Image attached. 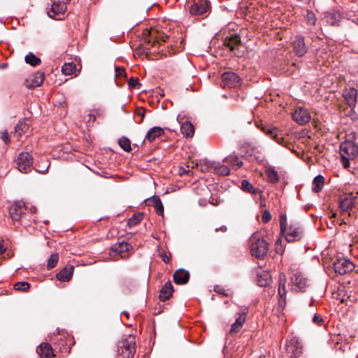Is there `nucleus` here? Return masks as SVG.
<instances>
[{"label":"nucleus","instance_id":"f257e3e1","mask_svg":"<svg viewBox=\"0 0 358 358\" xmlns=\"http://www.w3.org/2000/svg\"><path fill=\"white\" fill-rule=\"evenodd\" d=\"M280 231L284 234L287 242L299 241L304 236L302 226L296 222H291L287 227V216L281 214L280 216Z\"/></svg>","mask_w":358,"mask_h":358},{"label":"nucleus","instance_id":"f03ea898","mask_svg":"<svg viewBox=\"0 0 358 358\" xmlns=\"http://www.w3.org/2000/svg\"><path fill=\"white\" fill-rule=\"evenodd\" d=\"M136 349V338L131 335L119 341L117 344V354L119 358H133Z\"/></svg>","mask_w":358,"mask_h":358},{"label":"nucleus","instance_id":"7ed1b4c3","mask_svg":"<svg viewBox=\"0 0 358 358\" xmlns=\"http://www.w3.org/2000/svg\"><path fill=\"white\" fill-rule=\"evenodd\" d=\"M358 155L357 145L351 141H345L341 143L340 155L344 168L350 166V160L355 159Z\"/></svg>","mask_w":358,"mask_h":358},{"label":"nucleus","instance_id":"20e7f679","mask_svg":"<svg viewBox=\"0 0 358 358\" xmlns=\"http://www.w3.org/2000/svg\"><path fill=\"white\" fill-rule=\"evenodd\" d=\"M250 253L259 259H263L268 253L269 244L258 234H253L250 239Z\"/></svg>","mask_w":358,"mask_h":358},{"label":"nucleus","instance_id":"39448f33","mask_svg":"<svg viewBox=\"0 0 358 358\" xmlns=\"http://www.w3.org/2000/svg\"><path fill=\"white\" fill-rule=\"evenodd\" d=\"M17 169L23 173H30L33 165L32 155L26 152H20L16 159Z\"/></svg>","mask_w":358,"mask_h":358},{"label":"nucleus","instance_id":"423d86ee","mask_svg":"<svg viewBox=\"0 0 358 358\" xmlns=\"http://www.w3.org/2000/svg\"><path fill=\"white\" fill-rule=\"evenodd\" d=\"M261 130L267 136L271 137L277 143L284 147L288 148V143L285 142L282 131L275 127L262 126Z\"/></svg>","mask_w":358,"mask_h":358},{"label":"nucleus","instance_id":"0eeeda50","mask_svg":"<svg viewBox=\"0 0 358 358\" xmlns=\"http://www.w3.org/2000/svg\"><path fill=\"white\" fill-rule=\"evenodd\" d=\"M241 84V79L234 72H224L222 75V85L226 88H236Z\"/></svg>","mask_w":358,"mask_h":358},{"label":"nucleus","instance_id":"6e6552de","mask_svg":"<svg viewBox=\"0 0 358 358\" xmlns=\"http://www.w3.org/2000/svg\"><path fill=\"white\" fill-rule=\"evenodd\" d=\"M292 289L297 292H305L309 286V280L301 272L294 273L291 277Z\"/></svg>","mask_w":358,"mask_h":358},{"label":"nucleus","instance_id":"1a4fd4ad","mask_svg":"<svg viewBox=\"0 0 358 358\" xmlns=\"http://www.w3.org/2000/svg\"><path fill=\"white\" fill-rule=\"evenodd\" d=\"M333 267L336 273L344 275L353 271L355 265L350 259L342 258L335 261Z\"/></svg>","mask_w":358,"mask_h":358},{"label":"nucleus","instance_id":"9d476101","mask_svg":"<svg viewBox=\"0 0 358 358\" xmlns=\"http://www.w3.org/2000/svg\"><path fill=\"white\" fill-rule=\"evenodd\" d=\"M302 345L296 337L292 338L285 344V350L290 357H298L302 352Z\"/></svg>","mask_w":358,"mask_h":358},{"label":"nucleus","instance_id":"9b49d317","mask_svg":"<svg viewBox=\"0 0 358 358\" xmlns=\"http://www.w3.org/2000/svg\"><path fill=\"white\" fill-rule=\"evenodd\" d=\"M241 43V37L237 34H232L229 37H227L224 42V45L229 48L231 51L234 52V55L238 57L243 55V52L236 48V46L239 45Z\"/></svg>","mask_w":358,"mask_h":358},{"label":"nucleus","instance_id":"f8f14e48","mask_svg":"<svg viewBox=\"0 0 358 358\" xmlns=\"http://www.w3.org/2000/svg\"><path fill=\"white\" fill-rule=\"evenodd\" d=\"M44 79V73L38 71L27 78L24 84L26 87L32 89L41 86L43 84Z\"/></svg>","mask_w":358,"mask_h":358},{"label":"nucleus","instance_id":"ddd939ff","mask_svg":"<svg viewBox=\"0 0 358 358\" xmlns=\"http://www.w3.org/2000/svg\"><path fill=\"white\" fill-rule=\"evenodd\" d=\"M293 120L300 125L308 123L310 120V113L307 109L298 107L292 113Z\"/></svg>","mask_w":358,"mask_h":358},{"label":"nucleus","instance_id":"4468645a","mask_svg":"<svg viewBox=\"0 0 358 358\" xmlns=\"http://www.w3.org/2000/svg\"><path fill=\"white\" fill-rule=\"evenodd\" d=\"M72 337L68 334H61L55 341V348H59L62 352L69 353L71 350Z\"/></svg>","mask_w":358,"mask_h":358},{"label":"nucleus","instance_id":"2eb2a0df","mask_svg":"<svg viewBox=\"0 0 358 358\" xmlns=\"http://www.w3.org/2000/svg\"><path fill=\"white\" fill-rule=\"evenodd\" d=\"M293 49L294 53L298 57H303L308 51L304 37L301 35H297L293 42Z\"/></svg>","mask_w":358,"mask_h":358},{"label":"nucleus","instance_id":"dca6fc26","mask_svg":"<svg viewBox=\"0 0 358 358\" xmlns=\"http://www.w3.org/2000/svg\"><path fill=\"white\" fill-rule=\"evenodd\" d=\"M286 278L283 273L279 275V283H278V295L279 301L278 305L281 308H284L286 304Z\"/></svg>","mask_w":358,"mask_h":358},{"label":"nucleus","instance_id":"f3484780","mask_svg":"<svg viewBox=\"0 0 358 358\" xmlns=\"http://www.w3.org/2000/svg\"><path fill=\"white\" fill-rule=\"evenodd\" d=\"M27 209L24 203H15L9 208V214L10 218L13 221L20 220L22 215L24 214V210Z\"/></svg>","mask_w":358,"mask_h":358},{"label":"nucleus","instance_id":"a211bd4d","mask_svg":"<svg viewBox=\"0 0 358 358\" xmlns=\"http://www.w3.org/2000/svg\"><path fill=\"white\" fill-rule=\"evenodd\" d=\"M356 196L352 193L343 195L340 197L339 208L342 211H348L351 209L355 202Z\"/></svg>","mask_w":358,"mask_h":358},{"label":"nucleus","instance_id":"6ab92c4d","mask_svg":"<svg viewBox=\"0 0 358 358\" xmlns=\"http://www.w3.org/2000/svg\"><path fill=\"white\" fill-rule=\"evenodd\" d=\"M189 272L184 268L177 269L173 275V281L177 285H185L189 280Z\"/></svg>","mask_w":358,"mask_h":358},{"label":"nucleus","instance_id":"aec40b11","mask_svg":"<svg viewBox=\"0 0 358 358\" xmlns=\"http://www.w3.org/2000/svg\"><path fill=\"white\" fill-rule=\"evenodd\" d=\"M208 8V5L206 1H198L191 6L189 12L192 15H201L207 11Z\"/></svg>","mask_w":358,"mask_h":358},{"label":"nucleus","instance_id":"412c9836","mask_svg":"<svg viewBox=\"0 0 358 358\" xmlns=\"http://www.w3.org/2000/svg\"><path fill=\"white\" fill-rule=\"evenodd\" d=\"M173 293V286L171 281L166 282L159 291V299L162 301L169 299Z\"/></svg>","mask_w":358,"mask_h":358},{"label":"nucleus","instance_id":"4be33fe9","mask_svg":"<svg viewBox=\"0 0 358 358\" xmlns=\"http://www.w3.org/2000/svg\"><path fill=\"white\" fill-rule=\"evenodd\" d=\"M343 97L350 107L354 108L357 103V90L355 88H349L344 91Z\"/></svg>","mask_w":358,"mask_h":358},{"label":"nucleus","instance_id":"5701e85b","mask_svg":"<svg viewBox=\"0 0 358 358\" xmlns=\"http://www.w3.org/2000/svg\"><path fill=\"white\" fill-rule=\"evenodd\" d=\"M36 351L41 358H52L55 356L52 346L48 343H42Z\"/></svg>","mask_w":358,"mask_h":358},{"label":"nucleus","instance_id":"b1692460","mask_svg":"<svg viewBox=\"0 0 358 358\" xmlns=\"http://www.w3.org/2000/svg\"><path fill=\"white\" fill-rule=\"evenodd\" d=\"M247 313L245 311H242L241 313H238V316L236 317V321L232 324L230 334H236L240 331L241 329L243 324L245 322Z\"/></svg>","mask_w":358,"mask_h":358},{"label":"nucleus","instance_id":"393cba45","mask_svg":"<svg viewBox=\"0 0 358 358\" xmlns=\"http://www.w3.org/2000/svg\"><path fill=\"white\" fill-rule=\"evenodd\" d=\"M73 270L74 267L73 266H66L57 273L56 278L59 281L68 282L72 278Z\"/></svg>","mask_w":358,"mask_h":358},{"label":"nucleus","instance_id":"a878e982","mask_svg":"<svg viewBox=\"0 0 358 358\" xmlns=\"http://www.w3.org/2000/svg\"><path fill=\"white\" fill-rule=\"evenodd\" d=\"M66 10V5L64 2H54L52 4L50 10L48 11V15L50 17H54L56 14L64 13Z\"/></svg>","mask_w":358,"mask_h":358},{"label":"nucleus","instance_id":"bb28decb","mask_svg":"<svg viewBox=\"0 0 358 358\" xmlns=\"http://www.w3.org/2000/svg\"><path fill=\"white\" fill-rule=\"evenodd\" d=\"M148 205H152L155 207L156 213L158 215H163L164 206L160 198L158 196H152L148 199Z\"/></svg>","mask_w":358,"mask_h":358},{"label":"nucleus","instance_id":"cd10ccee","mask_svg":"<svg viewBox=\"0 0 358 358\" xmlns=\"http://www.w3.org/2000/svg\"><path fill=\"white\" fill-rule=\"evenodd\" d=\"M164 134V129L160 127H153L147 133L145 139L149 142L154 141L157 138H159Z\"/></svg>","mask_w":358,"mask_h":358},{"label":"nucleus","instance_id":"c85d7f7f","mask_svg":"<svg viewBox=\"0 0 358 358\" xmlns=\"http://www.w3.org/2000/svg\"><path fill=\"white\" fill-rule=\"evenodd\" d=\"M241 188L243 191L254 195L259 194L262 193L261 189L259 188H255L248 180H243L241 181Z\"/></svg>","mask_w":358,"mask_h":358},{"label":"nucleus","instance_id":"c756f323","mask_svg":"<svg viewBox=\"0 0 358 358\" xmlns=\"http://www.w3.org/2000/svg\"><path fill=\"white\" fill-rule=\"evenodd\" d=\"M180 131L183 136L192 137L194 134V127L189 121H185L181 124Z\"/></svg>","mask_w":358,"mask_h":358},{"label":"nucleus","instance_id":"7c9ffc66","mask_svg":"<svg viewBox=\"0 0 358 358\" xmlns=\"http://www.w3.org/2000/svg\"><path fill=\"white\" fill-rule=\"evenodd\" d=\"M130 248H131V246L124 241L116 243L111 248L113 252L118 254L127 252L130 250Z\"/></svg>","mask_w":358,"mask_h":358},{"label":"nucleus","instance_id":"2f4dec72","mask_svg":"<svg viewBox=\"0 0 358 358\" xmlns=\"http://www.w3.org/2000/svg\"><path fill=\"white\" fill-rule=\"evenodd\" d=\"M324 184V178L322 175H317L315 177L313 181L312 190L315 193L320 192Z\"/></svg>","mask_w":358,"mask_h":358},{"label":"nucleus","instance_id":"473e14b6","mask_svg":"<svg viewBox=\"0 0 358 358\" xmlns=\"http://www.w3.org/2000/svg\"><path fill=\"white\" fill-rule=\"evenodd\" d=\"M29 129V124H27L26 120H20L15 127V135L21 136L22 134L25 133Z\"/></svg>","mask_w":358,"mask_h":358},{"label":"nucleus","instance_id":"72a5a7b5","mask_svg":"<svg viewBox=\"0 0 358 358\" xmlns=\"http://www.w3.org/2000/svg\"><path fill=\"white\" fill-rule=\"evenodd\" d=\"M24 60L27 64L32 66H38L41 63V59L31 52L25 56Z\"/></svg>","mask_w":358,"mask_h":358},{"label":"nucleus","instance_id":"f704fd0d","mask_svg":"<svg viewBox=\"0 0 358 358\" xmlns=\"http://www.w3.org/2000/svg\"><path fill=\"white\" fill-rule=\"evenodd\" d=\"M224 162L232 166H236L237 168H240L243 165V162L239 160L238 157L236 155H230L226 157Z\"/></svg>","mask_w":358,"mask_h":358},{"label":"nucleus","instance_id":"c9c22d12","mask_svg":"<svg viewBox=\"0 0 358 358\" xmlns=\"http://www.w3.org/2000/svg\"><path fill=\"white\" fill-rule=\"evenodd\" d=\"M265 174L268 178V180L271 183H276L279 181V176L278 172L273 169L269 168L266 170Z\"/></svg>","mask_w":358,"mask_h":358},{"label":"nucleus","instance_id":"e433bc0d","mask_svg":"<svg viewBox=\"0 0 358 358\" xmlns=\"http://www.w3.org/2000/svg\"><path fill=\"white\" fill-rule=\"evenodd\" d=\"M142 213H134L127 221V226L131 228L137 225L143 219Z\"/></svg>","mask_w":358,"mask_h":358},{"label":"nucleus","instance_id":"4c0bfd02","mask_svg":"<svg viewBox=\"0 0 358 358\" xmlns=\"http://www.w3.org/2000/svg\"><path fill=\"white\" fill-rule=\"evenodd\" d=\"M76 70V66L75 64L71 63H65L62 68V71L64 75L71 76L73 75Z\"/></svg>","mask_w":358,"mask_h":358},{"label":"nucleus","instance_id":"58836bf2","mask_svg":"<svg viewBox=\"0 0 358 358\" xmlns=\"http://www.w3.org/2000/svg\"><path fill=\"white\" fill-rule=\"evenodd\" d=\"M118 144L126 152H129L131 150V141L127 137L122 136L120 138Z\"/></svg>","mask_w":358,"mask_h":358},{"label":"nucleus","instance_id":"ea45409f","mask_svg":"<svg viewBox=\"0 0 358 358\" xmlns=\"http://www.w3.org/2000/svg\"><path fill=\"white\" fill-rule=\"evenodd\" d=\"M215 172L221 176H226L229 175L230 169L224 164H218L215 166Z\"/></svg>","mask_w":358,"mask_h":358},{"label":"nucleus","instance_id":"a19ab883","mask_svg":"<svg viewBox=\"0 0 358 358\" xmlns=\"http://www.w3.org/2000/svg\"><path fill=\"white\" fill-rule=\"evenodd\" d=\"M59 261V255L58 253H53L50 255L49 259H48L47 268L48 269H52L55 268Z\"/></svg>","mask_w":358,"mask_h":358},{"label":"nucleus","instance_id":"79ce46f5","mask_svg":"<svg viewBox=\"0 0 358 358\" xmlns=\"http://www.w3.org/2000/svg\"><path fill=\"white\" fill-rule=\"evenodd\" d=\"M306 20L307 24L310 25H315L317 21V18L313 12L308 10L306 15Z\"/></svg>","mask_w":358,"mask_h":358},{"label":"nucleus","instance_id":"37998d69","mask_svg":"<svg viewBox=\"0 0 358 358\" xmlns=\"http://www.w3.org/2000/svg\"><path fill=\"white\" fill-rule=\"evenodd\" d=\"M29 287V283L26 281L17 282L14 285L15 289L20 291H27Z\"/></svg>","mask_w":358,"mask_h":358},{"label":"nucleus","instance_id":"c03bdc74","mask_svg":"<svg viewBox=\"0 0 358 358\" xmlns=\"http://www.w3.org/2000/svg\"><path fill=\"white\" fill-rule=\"evenodd\" d=\"M340 15L338 12H333L331 13H329L327 15H326V17L327 18L328 22L331 23V24H335V20L339 17Z\"/></svg>","mask_w":358,"mask_h":358},{"label":"nucleus","instance_id":"a18cd8bd","mask_svg":"<svg viewBox=\"0 0 358 358\" xmlns=\"http://www.w3.org/2000/svg\"><path fill=\"white\" fill-rule=\"evenodd\" d=\"M128 84L130 87L135 88V89H139L141 86V83H139L138 78L131 77L128 80Z\"/></svg>","mask_w":358,"mask_h":358},{"label":"nucleus","instance_id":"49530a36","mask_svg":"<svg viewBox=\"0 0 358 358\" xmlns=\"http://www.w3.org/2000/svg\"><path fill=\"white\" fill-rule=\"evenodd\" d=\"M312 321L314 324L320 326L322 325V324L324 322V320L322 319V317L320 315L316 313L314 315Z\"/></svg>","mask_w":358,"mask_h":358},{"label":"nucleus","instance_id":"de8ad7c7","mask_svg":"<svg viewBox=\"0 0 358 358\" xmlns=\"http://www.w3.org/2000/svg\"><path fill=\"white\" fill-rule=\"evenodd\" d=\"M262 220L264 223H267L271 220V215L268 210H265L263 212Z\"/></svg>","mask_w":358,"mask_h":358},{"label":"nucleus","instance_id":"09e8293b","mask_svg":"<svg viewBox=\"0 0 358 358\" xmlns=\"http://www.w3.org/2000/svg\"><path fill=\"white\" fill-rule=\"evenodd\" d=\"M116 75L123 76L125 75V69L122 67H115Z\"/></svg>","mask_w":358,"mask_h":358},{"label":"nucleus","instance_id":"8fccbe9b","mask_svg":"<svg viewBox=\"0 0 358 358\" xmlns=\"http://www.w3.org/2000/svg\"><path fill=\"white\" fill-rule=\"evenodd\" d=\"M1 139L6 143H8L10 142V138H9V135H8V133L6 131H4L3 133H2V135H1Z\"/></svg>","mask_w":358,"mask_h":358},{"label":"nucleus","instance_id":"3c124183","mask_svg":"<svg viewBox=\"0 0 358 358\" xmlns=\"http://www.w3.org/2000/svg\"><path fill=\"white\" fill-rule=\"evenodd\" d=\"M215 291L216 292H217L218 294H223L224 296H228V294L225 292V290L224 288L222 287H220L219 286H217L215 288Z\"/></svg>","mask_w":358,"mask_h":358},{"label":"nucleus","instance_id":"603ef678","mask_svg":"<svg viewBox=\"0 0 358 358\" xmlns=\"http://www.w3.org/2000/svg\"><path fill=\"white\" fill-rule=\"evenodd\" d=\"M160 257H162V259L164 263H166V264L169 263L170 258L166 253L161 254Z\"/></svg>","mask_w":358,"mask_h":358},{"label":"nucleus","instance_id":"864d4df0","mask_svg":"<svg viewBox=\"0 0 358 358\" xmlns=\"http://www.w3.org/2000/svg\"><path fill=\"white\" fill-rule=\"evenodd\" d=\"M6 248L3 246V243L0 242V255H3L6 252Z\"/></svg>","mask_w":358,"mask_h":358},{"label":"nucleus","instance_id":"5fc2aeb1","mask_svg":"<svg viewBox=\"0 0 358 358\" xmlns=\"http://www.w3.org/2000/svg\"><path fill=\"white\" fill-rule=\"evenodd\" d=\"M227 230V228L226 226L223 225L222 227H220V228H216L215 229V231H222L223 232H225Z\"/></svg>","mask_w":358,"mask_h":358},{"label":"nucleus","instance_id":"6e6d98bb","mask_svg":"<svg viewBox=\"0 0 358 358\" xmlns=\"http://www.w3.org/2000/svg\"><path fill=\"white\" fill-rule=\"evenodd\" d=\"M88 117H89V118H88V121H91V120L94 121V120H95V119H96L95 115H93V114H91V113H90V114L88 115Z\"/></svg>","mask_w":358,"mask_h":358},{"label":"nucleus","instance_id":"4d7b16f0","mask_svg":"<svg viewBox=\"0 0 358 358\" xmlns=\"http://www.w3.org/2000/svg\"><path fill=\"white\" fill-rule=\"evenodd\" d=\"M49 166H50V164L45 169H43V170H38L37 171L39 172V173H45L48 171Z\"/></svg>","mask_w":358,"mask_h":358},{"label":"nucleus","instance_id":"13d9d810","mask_svg":"<svg viewBox=\"0 0 358 358\" xmlns=\"http://www.w3.org/2000/svg\"><path fill=\"white\" fill-rule=\"evenodd\" d=\"M259 285L262 287V286H266L268 284V282L266 280L264 282H261V281L259 280Z\"/></svg>","mask_w":358,"mask_h":358},{"label":"nucleus","instance_id":"bf43d9fd","mask_svg":"<svg viewBox=\"0 0 358 358\" xmlns=\"http://www.w3.org/2000/svg\"><path fill=\"white\" fill-rule=\"evenodd\" d=\"M138 115H139L140 116H141V117H142V118H143V117H144V116H145V113H144L143 111H142V112H140V111H139V112H138Z\"/></svg>","mask_w":358,"mask_h":358},{"label":"nucleus","instance_id":"052dcab7","mask_svg":"<svg viewBox=\"0 0 358 358\" xmlns=\"http://www.w3.org/2000/svg\"><path fill=\"white\" fill-rule=\"evenodd\" d=\"M30 210H31V212L32 213H36V207H31V208L30 209Z\"/></svg>","mask_w":358,"mask_h":358},{"label":"nucleus","instance_id":"680f3d73","mask_svg":"<svg viewBox=\"0 0 358 358\" xmlns=\"http://www.w3.org/2000/svg\"><path fill=\"white\" fill-rule=\"evenodd\" d=\"M353 22H355V23L358 24V18H356V20H353Z\"/></svg>","mask_w":358,"mask_h":358},{"label":"nucleus","instance_id":"e2e57ef3","mask_svg":"<svg viewBox=\"0 0 358 358\" xmlns=\"http://www.w3.org/2000/svg\"><path fill=\"white\" fill-rule=\"evenodd\" d=\"M68 2L70 1L71 0H66Z\"/></svg>","mask_w":358,"mask_h":358}]
</instances>
